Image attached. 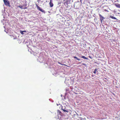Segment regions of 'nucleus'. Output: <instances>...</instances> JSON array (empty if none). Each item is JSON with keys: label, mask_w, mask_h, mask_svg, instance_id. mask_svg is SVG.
Returning a JSON list of instances; mask_svg holds the SVG:
<instances>
[{"label": "nucleus", "mask_w": 120, "mask_h": 120, "mask_svg": "<svg viewBox=\"0 0 120 120\" xmlns=\"http://www.w3.org/2000/svg\"><path fill=\"white\" fill-rule=\"evenodd\" d=\"M58 64H61V65H65V66H66V65H65V64H61V63H60V62H58Z\"/></svg>", "instance_id": "obj_13"}, {"label": "nucleus", "mask_w": 120, "mask_h": 120, "mask_svg": "<svg viewBox=\"0 0 120 120\" xmlns=\"http://www.w3.org/2000/svg\"><path fill=\"white\" fill-rule=\"evenodd\" d=\"M23 32H26V30H24V31H23Z\"/></svg>", "instance_id": "obj_18"}, {"label": "nucleus", "mask_w": 120, "mask_h": 120, "mask_svg": "<svg viewBox=\"0 0 120 120\" xmlns=\"http://www.w3.org/2000/svg\"><path fill=\"white\" fill-rule=\"evenodd\" d=\"M97 70L96 69V68L95 69L94 71L93 72L94 73V74H96V71Z\"/></svg>", "instance_id": "obj_12"}, {"label": "nucleus", "mask_w": 120, "mask_h": 120, "mask_svg": "<svg viewBox=\"0 0 120 120\" xmlns=\"http://www.w3.org/2000/svg\"><path fill=\"white\" fill-rule=\"evenodd\" d=\"M71 87H72V86H71L70 87V88H71Z\"/></svg>", "instance_id": "obj_24"}, {"label": "nucleus", "mask_w": 120, "mask_h": 120, "mask_svg": "<svg viewBox=\"0 0 120 120\" xmlns=\"http://www.w3.org/2000/svg\"><path fill=\"white\" fill-rule=\"evenodd\" d=\"M99 16L100 18V20H101V22H102L104 18L102 16H101L100 14H99Z\"/></svg>", "instance_id": "obj_5"}, {"label": "nucleus", "mask_w": 120, "mask_h": 120, "mask_svg": "<svg viewBox=\"0 0 120 120\" xmlns=\"http://www.w3.org/2000/svg\"><path fill=\"white\" fill-rule=\"evenodd\" d=\"M110 17L112 19H116L115 17L114 16H110Z\"/></svg>", "instance_id": "obj_10"}, {"label": "nucleus", "mask_w": 120, "mask_h": 120, "mask_svg": "<svg viewBox=\"0 0 120 120\" xmlns=\"http://www.w3.org/2000/svg\"><path fill=\"white\" fill-rule=\"evenodd\" d=\"M105 11H107V10L106 9H105Z\"/></svg>", "instance_id": "obj_19"}, {"label": "nucleus", "mask_w": 120, "mask_h": 120, "mask_svg": "<svg viewBox=\"0 0 120 120\" xmlns=\"http://www.w3.org/2000/svg\"><path fill=\"white\" fill-rule=\"evenodd\" d=\"M36 5L37 8L38 10L41 11L43 13L45 12V11L44 10H43L42 9H41L37 5Z\"/></svg>", "instance_id": "obj_4"}, {"label": "nucleus", "mask_w": 120, "mask_h": 120, "mask_svg": "<svg viewBox=\"0 0 120 120\" xmlns=\"http://www.w3.org/2000/svg\"><path fill=\"white\" fill-rule=\"evenodd\" d=\"M74 58H75V56L74 57Z\"/></svg>", "instance_id": "obj_22"}, {"label": "nucleus", "mask_w": 120, "mask_h": 120, "mask_svg": "<svg viewBox=\"0 0 120 120\" xmlns=\"http://www.w3.org/2000/svg\"><path fill=\"white\" fill-rule=\"evenodd\" d=\"M81 57L82 58L84 59H86V60L88 59V58L85 57L84 56H82V57Z\"/></svg>", "instance_id": "obj_9"}, {"label": "nucleus", "mask_w": 120, "mask_h": 120, "mask_svg": "<svg viewBox=\"0 0 120 120\" xmlns=\"http://www.w3.org/2000/svg\"><path fill=\"white\" fill-rule=\"evenodd\" d=\"M73 0H67L65 2H64V4L66 6L68 5V4H69L73 2Z\"/></svg>", "instance_id": "obj_1"}, {"label": "nucleus", "mask_w": 120, "mask_h": 120, "mask_svg": "<svg viewBox=\"0 0 120 120\" xmlns=\"http://www.w3.org/2000/svg\"><path fill=\"white\" fill-rule=\"evenodd\" d=\"M73 81H71V82L72 83H71V85H73Z\"/></svg>", "instance_id": "obj_15"}, {"label": "nucleus", "mask_w": 120, "mask_h": 120, "mask_svg": "<svg viewBox=\"0 0 120 120\" xmlns=\"http://www.w3.org/2000/svg\"><path fill=\"white\" fill-rule=\"evenodd\" d=\"M66 80H65V82H66Z\"/></svg>", "instance_id": "obj_21"}, {"label": "nucleus", "mask_w": 120, "mask_h": 120, "mask_svg": "<svg viewBox=\"0 0 120 120\" xmlns=\"http://www.w3.org/2000/svg\"><path fill=\"white\" fill-rule=\"evenodd\" d=\"M75 113H76V114H75V116H77L78 117H79L81 115L80 114H78V113H76V112L75 111ZM76 116H75V117Z\"/></svg>", "instance_id": "obj_8"}, {"label": "nucleus", "mask_w": 120, "mask_h": 120, "mask_svg": "<svg viewBox=\"0 0 120 120\" xmlns=\"http://www.w3.org/2000/svg\"><path fill=\"white\" fill-rule=\"evenodd\" d=\"M62 109L64 112H68V111L67 110H65V109Z\"/></svg>", "instance_id": "obj_16"}, {"label": "nucleus", "mask_w": 120, "mask_h": 120, "mask_svg": "<svg viewBox=\"0 0 120 120\" xmlns=\"http://www.w3.org/2000/svg\"><path fill=\"white\" fill-rule=\"evenodd\" d=\"M20 33L22 35H23L24 34V33H23V31L20 30Z\"/></svg>", "instance_id": "obj_11"}, {"label": "nucleus", "mask_w": 120, "mask_h": 120, "mask_svg": "<svg viewBox=\"0 0 120 120\" xmlns=\"http://www.w3.org/2000/svg\"><path fill=\"white\" fill-rule=\"evenodd\" d=\"M49 4L50 7H52L53 6V3L51 2V0H50Z\"/></svg>", "instance_id": "obj_7"}, {"label": "nucleus", "mask_w": 120, "mask_h": 120, "mask_svg": "<svg viewBox=\"0 0 120 120\" xmlns=\"http://www.w3.org/2000/svg\"><path fill=\"white\" fill-rule=\"evenodd\" d=\"M76 59L78 60H80V59L79 58H78L77 57H75V60Z\"/></svg>", "instance_id": "obj_14"}, {"label": "nucleus", "mask_w": 120, "mask_h": 120, "mask_svg": "<svg viewBox=\"0 0 120 120\" xmlns=\"http://www.w3.org/2000/svg\"><path fill=\"white\" fill-rule=\"evenodd\" d=\"M3 0L4 4L6 6H8L9 7L10 6V3L8 0Z\"/></svg>", "instance_id": "obj_2"}, {"label": "nucleus", "mask_w": 120, "mask_h": 120, "mask_svg": "<svg viewBox=\"0 0 120 120\" xmlns=\"http://www.w3.org/2000/svg\"><path fill=\"white\" fill-rule=\"evenodd\" d=\"M114 5L117 8H120V4L118 3L114 4Z\"/></svg>", "instance_id": "obj_6"}, {"label": "nucleus", "mask_w": 120, "mask_h": 120, "mask_svg": "<svg viewBox=\"0 0 120 120\" xmlns=\"http://www.w3.org/2000/svg\"><path fill=\"white\" fill-rule=\"evenodd\" d=\"M18 7L19 8L21 9H25L27 8L26 7V5H19Z\"/></svg>", "instance_id": "obj_3"}, {"label": "nucleus", "mask_w": 120, "mask_h": 120, "mask_svg": "<svg viewBox=\"0 0 120 120\" xmlns=\"http://www.w3.org/2000/svg\"><path fill=\"white\" fill-rule=\"evenodd\" d=\"M83 65L85 66H86V64H84V63H83L82 64Z\"/></svg>", "instance_id": "obj_17"}, {"label": "nucleus", "mask_w": 120, "mask_h": 120, "mask_svg": "<svg viewBox=\"0 0 120 120\" xmlns=\"http://www.w3.org/2000/svg\"><path fill=\"white\" fill-rule=\"evenodd\" d=\"M117 2H119V0H116Z\"/></svg>", "instance_id": "obj_20"}, {"label": "nucleus", "mask_w": 120, "mask_h": 120, "mask_svg": "<svg viewBox=\"0 0 120 120\" xmlns=\"http://www.w3.org/2000/svg\"><path fill=\"white\" fill-rule=\"evenodd\" d=\"M89 57H90V58H91V57H90V56H89Z\"/></svg>", "instance_id": "obj_23"}]
</instances>
